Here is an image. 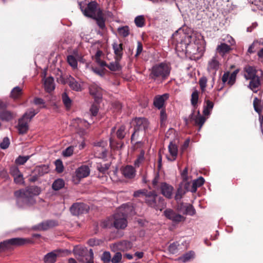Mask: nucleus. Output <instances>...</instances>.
I'll return each mask as SVG.
<instances>
[{
	"label": "nucleus",
	"mask_w": 263,
	"mask_h": 263,
	"mask_svg": "<svg viewBox=\"0 0 263 263\" xmlns=\"http://www.w3.org/2000/svg\"><path fill=\"white\" fill-rule=\"evenodd\" d=\"M74 151V146H70L67 147L65 150H64L62 152V155L64 157H70L71 156L73 153Z\"/></svg>",
	"instance_id": "nucleus-55"
},
{
	"label": "nucleus",
	"mask_w": 263,
	"mask_h": 263,
	"mask_svg": "<svg viewBox=\"0 0 263 263\" xmlns=\"http://www.w3.org/2000/svg\"><path fill=\"white\" fill-rule=\"evenodd\" d=\"M16 114L3 108L0 109V120L4 122H9L14 119Z\"/></svg>",
	"instance_id": "nucleus-13"
},
{
	"label": "nucleus",
	"mask_w": 263,
	"mask_h": 263,
	"mask_svg": "<svg viewBox=\"0 0 263 263\" xmlns=\"http://www.w3.org/2000/svg\"><path fill=\"white\" fill-rule=\"evenodd\" d=\"M14 177V182L17 184H21L23 183V176L22 174L21 173L20 174H18V175H16L13 177Z\"/></svg>",
	"instance_id": "nucleus-64"
},
{
	"label": "nucleus",
	"mask_w": 263,
	"mask_h": 263,
	"mask_svg": "<svg viewBox=\"0 0 263 263\" xmlns=\"http://www.w3.org/2000/svg\"><path fill=\"white\" fill-rule=\"evenodd\" d=\"M194 109L193 110L192 114L190 115L189 118L191 120L194 121L195 124L199 126V130H200L205 123L206 118L202 116H194Z\"/></svg>",
	"instance_id": "nucleus-25"
},
{
	"label": "nucleus",
	"mask_w": 263,
	"mask_h": 263,
	"mask_svg": "<svg viewBox=\"0 0 263 263\" xmlns=\"http://www.w3.org/2000/svg\"><path fill=\"white\" fill-rule=\"evenodd\" d=\"M152 185L155 191L164 195V182L161 180L159 172L154 173Z\"/></svg>",
	"instance_id": "nucleus-8"
},
{
	"label": "nucleus",
	"mask_w": 263,
	"mask_h": 263,
	"mask_svg": "<svg viewBox=\"0 0 263 263\" xmlns=\"http://www.w3.org/2000/svg\"><path fill=\"white\" fill-rule=\"evenodd\" d=\"M237 73V70H235L231 73L229 72H224L221 78L223 83H227L228 85L232 86L235 83Z\"/></svg>",
	"instance_id": "nucleus-14"
},
{
	"label": "nucleus",
	"mask_w": 263,
	"mask_h": 263,
	"mask_svg": "<svg viewBox=\"0 0 263 263\" xmlns=\"http://www.w3.org/2000/svg\"><path fill=\"white\" fill-rule=\"evenodd\" d=\"M112 48L117 58L120 59L123 54V44L114 42L112 44Z\"/></svg>",
	"instance_id": "nucleus-34"
},
{
	"label": "nucleus",
	"mask_w": 263,
	"mask_h": 263,
	"mask_svg": "<svg viewBox=\"0 0 263 263\" xmlns=\"http://www.w3.org/2000/svg\"><path fill=\"white\" fill-rule=\"evenodd\" d=\"M165 217L176 224L181 221H184L185 220V217L180 214L176 213L171 209L165 210Z\"/></svg>",
	"instance_id": "nucleus-11"
},
{
	"label": "nucleus",
	"mask_w": 263,
	"mask_h": 263,
	"mask_svg": "<svg viewBox=\"0 0 263 263\" xmlns=\"http://www.w3.org/2000/svg\"><path fill=\"white\" fill-rule=\"evenodd\" d=\"M88 211L87 205L83 203H74L70 208V212L73 215H79L80 214L86 213Z\"/></svg>",
	"instance_id": "nucleus-9"
},
{
	"label": "nucleus",
	"mask_w": 263,
	"mask_h": 263,
	"mask_svg": "<svg viewBox=\"0 0 263 263\" xmlns=\"http://www.w3.org/2000/svg\"><path fill=\"white\" fill-rule=\"evenodd\" d=\"M67 82L69 87L73 90L80 91L82 90V82L80 80L76 79L71 76H69L67 79Z\"/></svg>",
	"instance_id": "nucleus-16"
},
{
	"label": "nucleus",
	"mask_w": 263,
	"mask_h": 263,
	"mask_svg": "<svg viewBox=\"0 0 263 263\" xmlns=\"http://www.w3.org/2000/svg\"><path fill=\"white\" fill-rule=\"evenodd\" d=\"M96 20L98 25L101 29H103L105 27V22L103 17L102 12H99V14H98L96 17L93 18Z\"/></svg>",
	"instance_id": "nucleus-43"
},
{
	"label": "nucleus",
	"mask_w": 263,
	"mask_h": 263,
	"mask_svg": "<svg viewBox=\"0 0 263 263\" xmlns=\"http://www.w3.org/2000/svg\"><path fill=\"white\" fill-rule=\"evenodd\" d=\"M73 125L76 128L83 129L84 127L88 128L89 123L86 120L80 118H77L73 120Z\"/></svg>",
	"instance_id": "nucleus-28"
},
{
	"label": "nucleus",
	"mask_w": 263,
	"mask_h": 263,
	"mask_svg": "<svg viewBox=\"0 0 263 263\" xmlns=\"http://www.w3.org/2000/svg\"><path fill=\"white\" fill-rule=\"evenodd\" d=\"M261 84L260 77L257 76L253 79H250V83L248 87L251 89L254 92H257L258 88Z\"/></svg>",
	"instance_id": "nucleus-24"
},
{
	"label": "nucleus",
	"mask_w": 263,
	"mask_h": 263,
	"mask_svg": "<svg viewBox=\"0 0 263 263\" xmlns=\"http://www.w3.org/2000/svg\"><path fill=\"white\" fill-rule=\"evenodd\" d=\"M76 177L79 179L85 178L90 174V168L86 165H82L76 171Z\"/></svg>",
	"instance_id": "nucleus-22"
},
{
	"label": "nucleus",
	"mask_w": 263,
	"mask_h": 263,
	"mask_svg": "<svg viewBox=\"0 0 263 263\" xmlns=\"http://www.w3.org/2000/svg\"><path fill=\"white\" fill-rule=\"evenodd\" d=\"M62 101L67 108H69L71 105V100L66 92H64L62 96Z\"/></svg>",
	"instance_id": "nucleus-45"
},
{
	"label": "nucleus",
	"mask_w": 263,
	"mask_h": 263,
	"mask_svg": "<svg viewBox=\"0 0 263 263\" xmlns=\"http://www.w3.org/2000/svg\"><path fill=\"white\" fill-rule=\"evenodd\" d=\"M151 76L153 78L161 76L164 78V64L161 63L159 65H156L152 68Z\"/></svg>",
	"instance_id": "nucleus-17"
},
{
	"label": "nucleus",
	"mask_w": 263,
	"mask_h": 263,
	"mask_svg": "<svg viewBox=\"0 0 263 263\" xmlns=\"http://www.w3.org/2000/svg\"><path fill=\"white\" fill-rule=\"evenodd\" d=\"M123 175L126 178L132 179L136 176V170L132 165H127L123 167L122 170Z\"/></svg>",
	"instance_id": "nucleus-21"
},
{
	"label": "nucleus",
	"mask_w": 263,
	"mask_h": 263,
	"mask_svg": "<svg viewBox=\"0 0 263 263\" xmlns=\"http://www.w3.org/2000/svg\"><path fill=\"white\" fill-rule=\"evenodd\" d=\"M22 89L18 86L13 88L11 92V97L14 99L18 98L22 94Z\"/></svg>",
	"instance_id": "nucleus-46"
},
{
	"label": "nucleus",
	"mask_w": 263,
	"mask_h": 263,
	"mask_svg": "<svg viewBox=\"0 0 263 263\" xmlns=\"http://www.w3.org/2000/svg\"><path fill=\"white\" fill-rule=\"evenodd\" d=\"M67 61L69 65H70L73 69L77 68L78 62L73 55H68L67 57Z\"/></svg>",
	"instance_id": "nucleus-47"
},
{
	"label": "nucleus",
	"mask_w": 263,
	"mask_h": 263,
	"mask_svg": "<svg viewBox=\"0 0 263 263\" xmlns=\"http://www.w3.org/2000/svg\"><path fill=\"white\" fill-rule=\"evenodd\" d=\"M40 109L39 108L36 109H34L33 108H31L28 109L23 115L22 116L24 118H25L26 120L28 121H30L39 112Z\"/></svg>",
	"instance_id": "nucleus-29"
},
{
	"label": "nucleus",
	"mask_w": 263,
	"mask_h": 263,
	"mask_svg": "<svg viewBox=\"0 0 263 263\" xmlns=\"http://www.w3.org/2000/svg\"><path fill=\"white\" fill-rule=\"evenodd\" d=\"M231 50L230 46L226 43H221L218 45L216 48L217 51L221 55H224L226 53L229 52Z\"/></svg>",
	"instance_id": "nucleus-35"
},
{
	"label": "nucleus",
	"mask_w": 263,
	"mask_h": 263,
	"mask_svg": "<svg viewBox=\"0 0 263 263\" xmlns=\"http://www.w3.org/2000/svg\"><path fill=\"white\" fill-rule=\"evenodd\" d=\"M44 87L46 91L50 92L55 88V84L53 77H49L44 80Z\"/></svg>",
	"instance_id": "nucleus-27"
},
{
	"label": "nucleus",
	"mask_w": 263,
	"mask_h": 263,
	"mask_svg": "<svg viewBox=\"0 0 263 263\" xmlns=\"http://www.w3.org/2000/svg\"><path fill=\"white\" fill-rule=\"evenodd\" d=\"M109 166L110 164L109 163H105L103 164L98 163L97 165V168L99 172L104 173L109 169Z\"/></svg>",
	"instance_id": "nucleus-54"
},
{
	"label": "nucleus",
	"mask_w": 263,
	"mask_h": 263,
	"mask_svg": "<svg viewBox=\"0 0 263 263\" xmlns=\"http://www.w3.org/2000/svg\"><path fill=\"white\" fill-rule=\"evenodd\" d=\"M178 246L179 243L177 242L171 244L168 247L169 252L172 254L176 253L178 252Z\"/></svg>",
	"instance_id": "nucleus-57"
},
{
	"label": "nucleus",
	"mask_w": 263,
	"mask_h": 263,
	"mask_svg": "<svg viewBox=\"0 0 263 263\" xmlns=\"http://www.w3.org/2000/svg\"><path fill=\"white\" fill-rule=\"evenodd\" d=\"M118 32L120 35L126 37L129 34V29L127 26H123L118 28Z\"/></svg>",
	"instance_id": "nucleus-44"
},
{
	"label": "nucleus",
	"mask_w": 263,
	"mask_h": 263,
	"mask_svg": "<svg viewBox=\"0 0 263 263\" xmlns=\"http://www.w3.org/2000/svg\"><path fill=\"white\" fill-rule=\"evenodd\" d=\"M134 132L132 135L131 139L139 135L143 136L149 127V122L145 118H136L134 120Z\"/></svg>",
	"instance_id": "nucleus-3"
},
{
	"label": "nucleus",
	"mask_w": 263,
	"mask_h": 263,
	"mask_svg": "<svg viewBox=\"0 0 263 263\" xmlns=\"http://www.w3.org/2000/svg\"><path fill=\"white\" fill-rule=\"evenodd\" d=\"M65 185L64 181L62 179H57L53 182L52 187L54 191H58L62 189Z\"/></svg>",
	"instance_id": "nucleus-41"
},
{
	"label": "nucleus",
	"mask_w": 263,
	"mask_h": 263,
	"mask_svg": "<svg viewBox=\"0 0 263 263\" xmlns=\"http://www.w3.org/2000/svg\"><path fill=\"white\" fill-rule=\"evenodd\" d=\"M214 107V103L209 100H205L203 105V114L204 116L210 115Z\"/></svg>",
	"instance_id": "nucleus-32"
},
{
	"label": "nucleus",
	"mask_w": 263,
	"mask_h": 263,
	"mask_svg": "<svg viewBox=\"0 0 263 263\" xmlns=\"http://www.w3.org/2000/svg\"><path fill=\"white\" fill-rule=\"evenodd\" d=\"M27 240L22 238H13L0 243V252L10 248L13 246H20L26 243Z\"/></svg>",
	"instance_id": "nucleus-7"
},
{
	"label": "nucleus",
	"mask_w": 263,
	"mask_h": 263,
	"mask_svg": "<svg viewBox=\"0 0 263 263\" xmlns=\"http://www.w3.org/2000/svg\"><path fill=\"white\" fill-rule=\"evenodd\" d=\"M49 172L48 165H42L36 166L34 170V174L37 175L39 177L42 176Z\"/></svg>",
	"instance_id": "nucleus-33"
},
{
	"label": "nucleus",
	"mask_w": 263,
	"mask_h": 263,
	"mask_svg": "<svg viewBox=\"0 0 263 263\" xmlns=\"http://www.w3.org/2000/svg\"><path fill=\"white\" fill-rule=\"evenodd\" d=\"M127 221L122 213H116L112 217L108 218L102 222L101 226L104 228L115 227L117 229H124L127 227Z\"/></svg>",
	"instance_id": "nucleus-2"
},
{
	"label": "nucleus",
	"mask_w": 263,
	"mask_h": 263,
	"mask_svg": "<svg viewBox=\"0 0 263 263\" xmlns=\"http://www.w3.org/2000/svg\"><path fill=\"white\" fill-rule=\"evenodd\" d=\"M10 145V140L8 137H5L0 143V147L3 149L7 148Z\"/></svg>",
	"instance_id": "nucleus-60"
},
{
	"label": "nucleus",
	"mask_w": 263,
	"mask_h": 263,
	"mask_svg": "<svg viewBox=\"0 0 263 263\" xmlns=\"http://www.w3.org/2000/svg\"><path fill=\"white\" fill-rule=\"evenodd\" d=\"M195 37V34L189 35L176 31L172 34L171 41H169V43L172 42L178 51L194 54L196 53L192 51V48L198 44L194 41Z\"/></svg>",
	"instance_id": "nucleus-1"
},
{
	"label": "nucleus",
	"mask_w": 263,
	"mask_h": 263,
	"mask_svg": "<svg viewBox=\"0 0 263 263\" xmlns=\"http://www.w3.org/2000/svg\"><path fill=\"white\" fill-rule=\"evenodd\" d=\"M101 260L104 262H109L111 261V255L109 252H104L101 256Z\"/></svg>",
	"instance_id": "nucleus-58"
},
{
	"label": "nucleus",
	"mask_w": 263,
	"mask_h": 263,
	"mask_svg": "<svg viewBox=\"0 0 263 263\" xmlns=\"http://www.w3.org/2000/svg\"><path fill=\"white\" fill-rule=\"evenodd\" d=\"M204 182V179L203 177H200L197 179L193 180L191 191L195 192L197 191V187L202 186Z\"/></svg>",
	"instance_id": "nucleus-39"
},
{
	"label": "nucleus",
	"mask_w": 263,
	"mask_h": 263,
	"mask_svg": "<svg viewBox=\"0 0 263 263\" xmlns=\"http://www.w3.org/2000/svg\"><path fill=\"white\" fill-rule=\"evenodd\" d=\"M125 134V126L124 125H121L117 131V137L119 139H122L124 138Z\"/></svg>",
	"instance_id": "nucleus-50"
},
{
	"label": "nucleus",
	"mask_w": 263,
	"mask_h": 263,
	"mask_svg": "<svg viewBox=\"0 0 263 263\" xmlns=\"http://www.w3.org/2000/svg\"><path fill=\"white\" fill-rule=\"evenodd\" d=\"M219 62L217 55H215L208 62L207 69L209 72L216 73L219 67Z\"/></svg>",
	"instance_id": "nucleus-20"
},
{
	"label": "nucleus",
	"mask_w": 263,
	"mask_h": 263,
	"mask_svg": "<svg viewBox=\"0 0 263 263\" xmlns=\"http://www.w3.org/2000/svg\"><path fill=\"white\" fill-rule=\"evenodd\" d=\"M136 25L138 27H142L145 24V19L143 15H138L135 18Z\"/></svg>",
	"instance_id": "nucleus-49"
},
{
	"label": "nucleus",
	"mask_w": 263,
	"mask_h": 263,
	"mask_svg": "<svg viewBox=\"0 0 263 263\" xmlns=\"http://www.w3.org/2000/svg\"><path fill=\"white\" fill-rule=\"evenodd\" d=\"M208 80L206 77L203 76L201 77L199 80V84L202 92L205 90Z\"/></svg>",
	"instance_id": "nucleus-51"
},
{
	"label": "nucleus",
	"mask_w": 263,
	"mask_h": 263,
	"mask_svg": "<svg viewBox=\"0 0 263 263\" xmlns=\"http://www.w3.org/2000/svg\"><path fill=\"white\" fill-rule=\"evenodd\" d=\"M145 196V202L151 206H155L156 204L157 195L153 192L147 191L144 195Z\"/></svg>",
	"instance_id": "nucleus-26"
},
{
	"label": "nucleus",
	"mask_w": 263,
	"mask_h": 263,
	"mask_svg": "<svg viewBox=\"0 0 263 263\" xmlns=\"http://www.w3.org/2000/svg\"><path fill=\"white\" fill-rule=\"evenodd\" d=\"M55 170L58 173H62L63 171V165L62 161L58 159L55 161Z\"/></svg>",
	"instance_id": "nucleus-59"
},
{
	"label": "nucleus",
	"mask_w": 263,
	"mask_h": 263,
	"mask_svg": "<svg viewBox=\"0 0 263 263\" xmlns=\"http://www.w3.org/2000/svg\"><path fill=\"white\" fill-rule=\"evenodd\" d=\"M29 121L26 120V119L24 118L23 117L18 119V124L16 127L20 134L23 135L27 133L29 129Z\"/></svg>",
	"instance_id": "nucleus-19"
},
{
	"label": "nucleus",
	"mask_w": 263,
	"mask_h": 263,
	"mask_svg": "<svg viewBox=\"0 0 263 263\" xmlns=\"http://www.w3.org/2000/svg\"><path fill=\"white\" fill-rule=\"evenodd\" d=\"M196 213V210L193 206L190 204L186 205V208L184 212H183V214L189 215L190 216L194 215Z\"/></svg>",
	"instance_id": "nucleus-48"
},
{
	"label": "nucleus",
	"mask_w": 263,
	"mask_h": 263,
	"mask_svg": "<svg viewBox=\"0 0 263 263\" xmlns=\"http://www.w3.org/2000/svg\"><path fill=\"white\" fill-rule=\"evenodd\" d=\"M174 188L172 186L165 183V197L171 198L173 196Z\"/></svg>",
	"instance_id": "nucleus-52"
},
{
	"label": "nucleus",
	"mask_w": 263,
	"mask_h": 263,
	"mask_svg": "<svg viewBox=\"0 0 263 263\" xmlns=\"http://www.w3.org/2000/svg\"><path fill=\"white\" fill-rule=\"evenodd\" d=\"M118 60L119 59L117 58L115 61L109 63V64H108V65L107 66V67L112 71H120L122 69V67L119 64Z\"/></svg>",
	"instance_id": "nucleus-36"
},
{
	"label": "nucleus",
	"mask_w": 263,
	"mask_h": 263,
	"mask_svg": "<svg viewBox=\"0 0 263 263\" xmlns=\"http://www.w3.org/2000/svg\"><path fill=\"white\" fill-rule=\"evenodd\" d=\"M195 253L193 251H189L179 258V260L183 262H186L190 261L191 259L194 258Z\"/></svg>",
	"instance_id": "nucleus-40"
},
{
	"label": "nucleus",
	"mask_w": 263,
	"mask_h": 263,
	"mask_svg": "<svg viewBox=\"0 0 263 263\" xmlns=\"http://www.w3.org/2000/svg\"><path fill=\"white\" fill-rule=\"evenodd\" d=\"M76 254H79L78 260L81 263H94L93 261V253L92 249L87 250L82 249L81 251L74 250Z\"/></svg>",
	"instance_id": "nucleus-6"
},
{
	"label": "nucleus",
	"mask_w": 263,
	"mask_h": 263,
	"mask_svg": "<svg viewBox=\"0 0 263 263\" xmlns=\"http://www.w3.org/2000/svg\"><path fill=\"white\" fill-rule=\"evenodd\" d=\"M153 104L158 109L162 108L164 105V94L155 96L154 99Z\"/></svg>",
	"instance_id": "nucleus-30"
},
{
	"label": "nucleus",
	"mask_w": 263,
	"mask_h": 263,
	"mask_svg": "<svg viewBox=\"0 0 263 263\" xmlns=\"http://www.w3.org/2000/svg\"><path fill=\"white\" fill-rule=\"evenodd\" d=\"M199 98V92L197 90L195 89L192 93L191 102L192 105L194 106V109L196 107Z\"/></svg>",
	"instance_id": "nucleus-42"
},
{
	"label": "nucleus",
	"mask_w": 263,
	"mask_h": 263,
	"mask_svg": "<svg viewBox=\"0 0 263 263\" xmlns=\"http://www.w3.org/2000/svg\"><path fill=\"white\" fill-rule=\"evenodd\" d=\"M162 156L161 154V151H160L159 154V158H158V161L157 170H154V173L155 172H159V174H160V172L162 168Z\"/></svg>",
	"instance_id": "nucleus-62"
},
{
	"label": "nucleus",
	"mask_w": 263,
	"mask_h": 263,
	"mask_svg": "<svg viewBox=\"0 0 263 263\" xmlns=\"http://www.w3.org/2000/svg\"><path fill=\"white\" fill-rule=\"evenodd\" d=\"M102 89L96 83L91 84L89 86V92L95 98L99 100L102 96Z\"/></svg>",
	"instance_id": "nucleus-18"
},
{
	"label": "nucleus",
	"mask_w": 263,
	"mask_h": 263,
	"mask_svg": "<svg viewBox=\"0 0 263 263\" xmlns=\"http://www.w3.org/2000/svg\"><path fill=\"white\" fill-rule=\"evenodd\" d=\"M259 48H260V47L258 45V42L255 41L249 47L248 52L250 54L254 53Z\"/></svg>",
	"instance_id": "nucleus-53"
},
{
	"label": "nucleus",
	"mask_w": 263,
	"mask_h": 263,
	"mask_svg": "<svg viewBox=\"0 0 263 263\" xmlns=\"http://www.w3.org/2000/svg\"><path fill=\"white\" fill-rule=\"evenodd\" d=\"M145 151L143 149L140 151L139 155L134 161V166L135 167H139L145 161Z\"/></svg>",
	"instance_id": "nucleus-38"
},
{
	"label": "nucleus",
	"mask_w": 263,
	"mask_h": 263,
	"mask_svg": "<svg viewBox=\"0 0 263 263\" xmlns=\"http://www.w3.org/2000/svg\"><path fill=\"white\" fill-rule=\"evenodd\" d=\"M28 156H19L16 160L15 162L20 165H23L28 160Z\"/></svg>",
	"instance_id": "nucleus-61"
},
{
	"label": "nucleus",
	"mask_w": 263,
	"mask_h": 263,
	"mask_svg": "<svg viewBox=\"0 0 263 263\" xmlns=\"http://www.w3.org/2000/svg\"><path fill=\"white\" fill-rule=\"evenodd\" d=\"M21 190L23 192L24 195L27 196L29 199L32 198L33 200H35L34 196L38 195L40 193V188L35 186H29Z\"/></svg>",
	"instance_id": "nucleus-15"
},
{
	"label": "nucleus",
	"mask_w": 263,
	"mask_h": 263,
	"mask_svg": "<svg viewBox=\"0 0 263 263\" xmlns=\"http://www.w3.org/2000/svg\"><path fill=\"white\" fill-rule=\"evenodd\" d=\"M168 148L171 158L167 157V159L168 161H174L176 160L178 155V147L173 142H171L168 146Z\"/></svg>",
	"instance_id": "nucleus-23"
},
{
	"label": "nucleus",
	"mask_w": 263,
	"mask_h": 263,
	"mask_svg": "<svg viewBox=\"0 0 263 263\" xmlns=\"http://www.w3.org/2000/svg\"><path fill=\"white\" fill-rule=\"evenodd\" d=\"M14 196L16 200V205L18 208L25 209L27 206L32 205L35 203V200L32 198L29 199L27 196L24 195L23 192L21 190L14 192Z\"/></svg>",
	"instance_id": "nucleus-4"
},
{
	"label": "nucleus",
	"mask_w": 263,
	"mask_h": 263,
	"mask_svg": "<svg viewBox=\"0 0 263 263\" xmlns=\"http://www.w3.org/2000/svg\"><path fill=\"white\" fill-rule=\"evenodd\" d=\"M57 256L58 253L56 251L49 252L44 256V261L45 263H54Z\"/></svg>",
	"instance_id": "nucleus-31"
},
{
	"label": "nucleus",
	"mask_w": 263,
	"mask_h": 263,
	"mask_svg": "<svg viewBox=\"0 0 263 263\" xmlns=\"http://www.w3.org/2000/svg\"><path fill=\"white\" fill-rule=\"evenodd\" d=\"M244 70L245 72L244 76L246 80H250L258 76L259 73L262 75V73L261 70H257L254 67L251 66H246Z\"/></svg>",
	"instance_id": "nucleus-12"
},
{
	"label": "nucleus",
	"mask_w": 263,
	"mask_h": 263,
	"mask_svg": "<svg viewBox=\"0 0 263 263\" xmlns=\"http://www.w3.org/2000/svg\"><path fill=\"white\" fill-rule=\"evenodd\" d=\"M122 254L120 252H117L114 256L111 258L112 263H119L122 259Z\"/></svg>",
	"instance_id": "nucleus-56"
},
{
	"label": "nucleus",
	"mask_w": 263,
	"mask_h": 263,
	"mask_svg": "<svg viewBox=\"0 0 263 263\" xmlns=\"http://www.w3.org/2000/svg\"><path fill=\"white\" fill-rule=\"evenodd\" d=\"M10 173L13 177H14L20 174L21 172L17 167L13 166L10 167Z\"/></svg>",
	"instance_id": "nucleus-63"
},
{
	"label": "nucleus",
	"mask_w": 263,
	"mask_h": 263,
	"mask_svg": "<svg viewBox=\"0 0 263 263\" xmlns=\"http://www.w3.org/2000/svg\"><path fill=\"white\" fill-rule=\"evenodd\" d=\"M58 225V222L57 221L54 220H49L34 226L33 227V229L35 230L44 231Z\"/></svg>",
	"instance_id": "nucleus-10"
},
{
	"label": "nucleus",
	"mask_w": 263,
	"mask_h": 263,
	"mask_svg": "<svg viewBox=\"0 0 263 263\" xmlns=\"http://www.w3.org/2000/svg\"><path fill=\"white\" fill-rule=\"evenodd\" d=\"M79 5L84 15L89 17L93 18L99 14V12H102L100 9H98L97 3L95 2L88 3L85 8L82 6L81 3H79Z\"/></svg>",
	"instance_id": "nucleus-5"
},
{
	"label": "nucleus",
	"mask_w": 263,
	"mask_h": 263,
	"mask_svg": "<svg viewBox=\"0 0 263 263\" xmlns=\"http://www.w3.org/2000/svg\"><path fill=\"white\" fill-rule=\"evenodd\" d=\"M259 103H260L259 100L257 98H255L253 101V106L254 108V110L257 113H258V114L259 115V121L260 122V126H262V125L263 124V115L261 116L260 115V112H261V109L258 107V105Z\"/></svg>",
	"instance_id": "nucleus-37"
}]
</instances>
